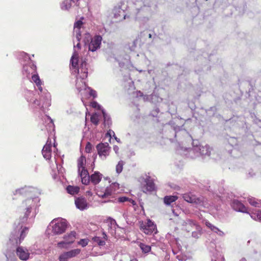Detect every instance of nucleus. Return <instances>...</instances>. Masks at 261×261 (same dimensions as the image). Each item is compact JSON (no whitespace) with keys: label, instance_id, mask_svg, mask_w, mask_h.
Segmentation results:
<instances>
[{"label":"nucleus","instance_id":"f257e3e1","mask_svg":"<svg viewBox=\"0 0 261 261\" xmlns=\"http://www.w3.org/2000/svg\"><path fill=\"white\" fill-rule=\"evenodd\" d=\"M156 7L152 0H136L133 4L132 16L141 27L148 22Z\"/></svg>","mask_w":261,"mask_h":261},{"label":"nucleus","instance_id":"f03ea898","mask_svg":"<svg viewBox=\"0 0 261 261\" xmlns=\"http://www.w3.org/2000/svg\"><path fill=\"white\" fill-rule=\"evenodd\" d=\"M184 125L178 126L177 120H172L163 126V138L168 139L171 142L183 144L184 140L191 141L192 137L183 127Z\"/></svg>","mask_w":261,"mask_h":261},{"label":"nucleus","instance_id":"7ed1b4c3","mask_svg":"<svg viewBox=\"0 0 261 261\" xmlns=\"http://www.w3.org/2000/svg\"><path fill=\"white\" fill-rule=\"evenodd\" d=\"M29 228L27 227H22V225L19 223L18 226L11 232L10 237V242L12 245L17 246L16 249L17 256L20 260L26 261L30 258V253L25 247L18 246L24 240L28 233Z\"/></svg>","mask_w":261,"mask_h":261},{"label":"nucleus","instance_id":"20e7f679","mask_svg":"<svg viewBox=\"0 0 261 261\" xmlns=\"http://www.w3.org/2000/svg\"><path fill=\"white\" fill-rule=\"evenodd\" d=\"M189 141H192V148L181 147L177 150L179 153H181V151L187 152L184 154L187 157L192 159L200 156L205 157L210 155L212 148L208 145H201L198 140H193L192 138V140Z\"/></svg>","mask_w":261,"mask_h":261},{"label":"nucleus","instance_id":"39448f33","mask_svg":"<svg viewBox=\"0 0 261 261\" xmlns=\"http://www.w3.org/2000/svg\"><path fill=\"white\" fill-rule=\"evenodd\" d=\"M37 91H32L28 89H24L23 95L29 103L30 107L34 111L38 110H41L42 112H45L46 109H47L50 106H46L45 103V98L41 97L39 95L40 100L37 99L35 96V93Z\"/></svg>","mask_w":261,"mask_h":261},{"label":"nucleus","instance_id":"423d86ee","mask_svg":"<svg viewBox=\"0 0 261 261\" xmlns=\"http://www.w3.org/2000/svg\"><path fill=\"white\" fill-rule=\"evenodd\" d=\"M39 201L40 199L39 197H35L33 198H28L22 202L20 205V209L24 211V215L20 219L21 223H24L27 221L28 218L30 216L32 210L39 206Z\"/></svg>","mask_w":261,"mask_h":261},{"label":"nucleus","instance_id":"0eeeda50","mask_svg":"<svg viewBox=\"0 0 261 261\" xmlns=\"http://www.w3.org/2000/svg\"><path fill=\"white\" fill-rule=\"evenodd\" d=\"M19 58L20 60H23L26 63H22V73L27 77H29L30 74H33L36 73V66L34 63L31 60L29 55L24 52H21L19 55Z\"/></svg>","mask_w":261,"mask_h":261},{"label":"nucleus","instance_id":"6e6552de","mask_svg":"<svg viewBox=\"0 0 261 261\" xmlns=\"http://www.w3.org/2000/svg\"><path fill=\"white\" fill-rule=\"evenodd\" d=\"M32 82L35 84L36 91H38V95L41 97L45 98V105L51 106V95L47 90L42 87V83L38 74L36 73L32 75Z\"/></svg>","mask_w":261,"mask_h":261},{"label":"nucleus","instance_id":"1a4fd4ad","mask_svg":"<svg viewBox=\"0 0 261 261\" xmlns=\"http://www.w3.org/2000/svg\"><path fill=\"white\" fill-rule=\"evenodd\" d=\"M78 53L74 51L71 58L70 59V64L72 68L75 69V72L77 71L78 74H81L80 77L82 80H84L87 77L88 75V68L87 67V64L85 60L82 59L80 67L77 68L78 65Z\"/></svg>","mask_w":261,"mask_h":261},{"label":"nucleus","instance_id":"9d476101","mask_svg":"<svg viewBox=\"0 0 261 261\" xmlns=\"http://www.w3.org/2000/svg\"><path fill=\"white\" fill-rule=\"evenodd\" d=\"M68 224V222L66 219L57 218L51 221L49 226L51 227V232L54 234L59 235L65 232Z\"/></svg>","mask_w":261,"mask_h":261},{"label":"nucleus","instance_id":"9b49d317","mask_svg":"<svg viewBox=\"0 0 261 261\" xmlns=\"http://www.w3.org/2000/svg\"><path fill=\"white\" fill-rule=\"evenodd\" d=\"M85 163L86 158L84 156H81L77 160L78 172L82 182L87 185L90 182V177L88 170L85 167Z\"/></svg>","mask_w":261,"mask_h":261},{"label":"nucleus","instance_id":"f8f14e48","mask_svg":"<svg viewBox=\"0 0 261 261\" xmlns=\"http://www.w3.org/2000/svg\"><path fill=\"white\" fill-rule=\"evenodd\" d=\"M141 229L146 234L151 235L157 233L156 225L150 220H148L145 224L141 225Z\"/></svg>","mask_w":261,"mask_h":261},{"label":"nucleus","instance_id":"ddd939ff","mask_svg":"<svg viewBox=\"0 0 261 261\" xmlns=\"http://www.w3.org/2000/svg\"><path fill=\"white\" fill-rule=\"evenodd\" d=\"M110 148L108 143H100L96 146L98 154L102 160H105L109 155Z\"/></svg>","mask_w":261,"mask_h":261},{"label":"nucleus","instance_id":"4468645a","mask_svg":"<svg viewBox=\"0 0 261 261\" xmlns=\"http://www.w3.org/2000/svg\"><path fill=\"white\" fill-rule=\"evenodd\" d=\"M119 190V185L117 182L112 183L109 187H108L105 191L103 194L100 195L98 194V196L102 198L108 197L113 194L119 193L118 190Z\"/></svg>","mask_w":261,"mask_h":261},{"label":"nucleus","instance_id":"2eb2a0df","mask_svg":"<svg viewBox=\"0 0 261 261\" xmlns=\"http://www.w3.org/2000/svg\"><path fill=\"white\" fill-rule=\"evenodd\" d=\"M102 37L99 35H96L91 39L89 44V50L92 52L96 51L100 47Z\"/></svg>","mask_w":261,"mask_h":261},{"label":"nucleus","instance_id":"dca6fc26","mask_svg":"<svg viewBox=\"0 0 261 261\" xmlns=\"http://www.w3.org/2000/svg\"><path fill=\"white\" fill-rule=\"evenodd\" d=\"M80 249H74L69 251L61 253L59 257V261H68L70 258L74 257L80 254Z\"/></svg>","mask_w":261,"mask_h":261},{"label":"nucleus","instance_id":"f3484780","mask_svg":"<svg viewBox=\"0 0 261 261\" xmlns=\"http://www.w3.org/2000/svg\"><path fill=\"white\" fill-rule=\"evenodd\" d=\"M145 184L142 187L144 193L151 192L155 190V186L153 179L149 176H147L144 179Z\"/></svg>","mask_w":261,"mask_h":261},{"label":"nucleus","instance_id":"a211bd4d","mask_svg":"<svg viewBox=\"0 0 261 261\" xmlns=\"http://www.w3.org/2000/svg\"><path fill=\"white\" fill-rule=\"evenodd\" d=\"M36 191V189L32 186H25L23 187L17 189L13 192L14 195L28 196Z\"/></svg>","mask_w":261,"mask_h":261},{"label":"nucleus","instance_id":"6ab92c4d","mask_svg":"<svg viewBox=\"0 0 261 261\" xmlns=\"http://www.w3.org/2000/svg\"><path fill=\"white\" fill-rule=\"evenodd\" d=\"M231 207L236 211L244 213H248L247 208L239 200L233 199L231 202Z\"/></svg>","mask_w":261,"mask_h":261},{"label":"nucleus","instance_id":"aec40b11","mask_svg":"<svg viewBox=\"0 0 261 261\" xmlns=\"http://www.w3.org/2000/svg\"><path fill=\"white\" fill-rule=\"evenodd\" d=\"M76 207L81 211L87 210L89 207L87 200L83 197H79L75 199Z\"/></svg>","mask_w":261,"mask_h":261},{"label":"nucleus","instance_id":"412c9836","mask_svg":"<svg viewBox=\"0 0 261 261\" xmlns=\"http://www.w3.org/2000/svg\"><path fill=\"white\" fill-rule=\"evenodd\" d=\"M51 142L50 139H48L46 144L44 146L42 150V154L44 159L46 160H49L51 156Z\"/></svg>","mask_w":261,"mask_h":261},{"label":"nucleus","instance_id":"4be33fe9","mask_svg":"<svg viewBox=\"0 0 261 261\" xmlns=\"http://www.w3.org/2000/svg\"><path fill=\"white\" fill-rule=\"evenodd\" d=\"M114 17L118 20H122L126 18V15L123 9L120 7H116L113 10Z\"/></svg>","mask_w":261,"mask_h":261},{"label":"nucleus","instance_id":"5701e85b","mask_svg":"<svg viewBox=\"0 0 261 261\" xmlns=\"http://www.w3.org/2000/svg\"><path fill=\"white\" fill-rule=\"evenodd\" d=\"M192 203L195 204V206L199 209L202 207H205L207 205L205 199L202 196L196 197V196H194Z\"/></svg>","mask_w":261,"mask_h":261},{"label":"nucleus","instance_id":"b1692460","mask_svg":"<svg viewBox=\"0 0 261 261\" xmlns=\"http://www.w3.org/2000/svg\"><path fill=\"white\" fill-rule=\"evenodd\" d=\"M102 114L103 118V124L105 128H110L112 125V121L110 116L108 114L104 109L102 110Z\"/></svg>","mask_w":261,"mask_h":261},{"label":"nucleus","instance_id":"393cba45","mask_svg":"<svg viewBox=\"0 0 261 261\" xmlns=\"http://www.w3.org/2000/svg\"><path fill=\"white\" fill-rule=\"evenodd\" d=\"M89 177L90 181H91L93 185H96L101 181L102 178V174H100L99 172L96 171L91 176L89 175Z\"/></svg>","mask_w":261,"mask_h":261},{"label":"nucleus","instance_id":"a878e982","mask_svg":"<svg viewBox=\"0 0 261 261\" xmlns=\"http://www.w3.org/2000/svg\"><path fill=\"white\" fill-rule=\"evenodd\" d=\"M76 232L74 231H71L69 233L67 234L64 235L63 237L64 240L63 241L67 242V243H69L71 244L73 243L76 238Z\"/></svg>","mask_w":261,"mask_h":261},{"label":"nucleus","instance_id":"bb28decb","mask_svg":"<svg viewBox=\"0 0 261 261\" xmlns=\"http://www.w3.org/2000/svg\"><path fill=\"white\" fill-rule=\"evenodd\" d=\"M71 0H64L60 4V8L63 11H68L71 7Z\"/></svg>","mask_w":261,"mask_h":261},{"label":"nucleus","instance_id":"cd10ccee","mask_svg":"<svg viewBox=\"0 0 261 261\" xmlns=\"http://www.w3.org/2000/svg\"><path fill=\"white\" fill-rule=\"evenodd\" d=\"M66 191L68 193L74 195L79 193L80 192V188L78 186L69 185L67 187Z\"/></svg>","mask_w":261,"mask_h":261},{"label":"nucleus","instance_id":"c85d7f7f","mask_svg":"<svg viewBox=\"0 0 261 261\" xmlns=\"http://www.w3.org/2000/svg\"><path fill=\"white\" fill-rule=\"evenodd\" d=\"M248 201L250 205L254 207H261V200H259L253 197H249L248 198Z\"/></svg>","mask_w":261,"mask_h":261},{"label":"nucleus","instance_id":"c756f323","mask_svg":"<svg viewBox=\"0 0 261 261\" xmlns=\"http://www.w3.org/2000/svg\"><path fill=\"white\" fill-rule=\"evenodd\" d=\"M177 199L176 196H166L164 198V202L166 205H169L172 202L175 201Z\"/></svg>","mask_w":261,"mask_h":261},{"label":"nucleus","instance_id":"7c9ffc66","mask_svg":"<svg viewBox=\"0 0 261 261\" xmlns=\"http://www.w3.org/2000/svg\"><path fill=\"white\" fill-rule=\"evenodd\" d=\"M139 246L142 252L144 253H148L151 251V247L149 245H146L144 243L140 242L139 243Z\"/></svg>","mask_w":261,"mask_h":261},{"label":"nucleus","instance_id":"2f4dec72","mask_svg":"<svg viewBox=\"0 0 261 261\" xmlns=\"http://www.w3.org/2000/svg\"><path fill=\"white\" fill-rule=\"evenodd\" d=\"M185 223L186 225H189L191 226H195L197 230H199L200 227V226L197 224L196 222L192 219H187L185 221Z\"/></svg>","mask_w":261,"mask_h":261},{"label":"nucleus","instance_id":"473e14b6","mask_svg":"<svg viewBox=\"0 0 261 261\" xmlns=\"http://www.w3.org/2000/svg\"><path fill=\"white\" fill-rule=\"evenodd\" d=\"M93 243L97 244L99 246H104L106 244L105 241L102 240L101 238L99 237H95L92 239Z\"/></svg>","mask_w":261,"mask_h":261},{"label":"nucleus","instance_id":"72a5a7b5","mask_svg":"<svg viewBox=\"0 0 261 261\" xmlns=\"http://www.w3.org/2000/svg\"><path fill=\"white\" fill-rule=\"evenodd\" d=\"M194 196L190 194H185L183 195L182 197L187 202L192 203Z\"/></svg>","mask_w":261,"mask_h":261},{"label":"nucleus","instance_id":"f704fd0d","mask_svg":"<svg viewBox=\"0 0 261 261\" xmlns=\"http://www.w3.org/2000/svg\"><path fill=\"white\" fill-rule=\"evenodd\" d=\"M124 165V162L123 161H120L116 167V171L117 173L120 174L122 170H123V167Z\"/></svg>","mask_w":261,"mask_h":261},{"label":"nucleus","instance_id":"c9c22d12","mask_svg":"<svg viewBox=\"0 0 261 261\" xmlns=\"http://www.w3.org/2000/svg\"><path fill=\"white\" fill-rule=\"evenodd\" d=\"M74 35L75 36L77 41L80 42L81 39V28H74L73 31Z\"/></svg>","mask_w":261,"mask_h":261},{"label":"nucleus","instance_id":"e433bc0d","mask_svg":"<svg viewBox=\"0 0 261 261\" xmlns=\"http://www.w3.org/2000/svg\"><path fill=\"white\" fill-rule=\"evenodd\" d=\"M91 121L95 125H97L99 123L98 115L97 113L93 114L90 118Z\"/></svg>","mask_w":261,"mask_h":261},{"label":"nucleus","instance_id":"4c0bfd02","mask_svg":"<svg viewBox=\"0 0 261 261\" xmlns=\"http://www.w3.org/2000/svg\"><path fill=\"white\" fill-rule=\"evenodd\" d=\"M69 245H70L69 243L62 241L58 243L57 246L60 248L68 249Z\"/></svg>","mask_w":261,"mask_h":261},{"label":"nucleus","instance_id":"58836bf2","mask_svg":"<svg viewBox=\"0 0 261 261\" xmlns=\"http://www.w3.org/2000/svg\"><path fill=\"white\" fill-rule=\"evenodd\" d=\"M250 216L251 218L254 219H255L256 217L259 221H261V210L255 211V213L252 214Z\"/></svg>","mask_w":261,"mask_h":261},{"label":"nucleus","instance_id":"ea45409f","mask_svg":"<svg viewBox=\"0 0 261 261\" xmlns=\"http://www.w3.org/2000/svg\"><path fill=\"white\" fill-rule=\"evenodd\" d=\"M7 261H18L17 258L13 254L7 253L6 254Z\"/></svg>","mask_w":261,"mask_h":261},{"label":"nucleus","instance_id":"a19ab883","mask_svg":"<svg viewBox=\"0 0 261 261\" xmlns=\"http://www.w3.org/2000/svg\"><path fill=\"white\" fill-rule=\"evenodd\" d=\"M91 106L92 107H93L94 108H96L98 110H101L102 111V110L103 109L102 107L99 103H98L96 101L92 102L91 103Z\"/></svg>","mask_w":261,"mask_h":261},{"label":"nucleus","instance_id":"79ce46f5","mask_svg":"<svg viewBox=\"0 0 261 261\" xmlns=\"http://www.w3.org/2000/svg\"><path fill=\"white\" fill-rule=\"evenodd\" d=\"M132 201V202H133L134 201L132 199H129V198L127 197H125V196H123V197H120L118 198V201L120 203H122V202H124L125 201Z\"/></svg>","mask_w":261,"mask_h":261},{"label":"nucleus","instance_id":"37998d69","mask_svg":"<svg viewBox=\"0 0 261 261\" xmlns=\"http://www.w3.org/2000/svg\"><path fill=\"white\" fill-rule=\"evenodd\" d=\"M88 241L87 239H81L78 242V244L84 247L88 245Z\"/></svg>","mask_w":261,"mask_h":261},{"label":"nucleus","instance_id":"c03bdc74","mask_svg":"<svg viewBox=\"0 0 261 261\" xmlns=\"http://www.w3.org/2000/svg\"><path fill=\"white\" fill-rule=\"evenodd\" d=\"M45 119H46L47 121H48L49 122L48 123V126L49 128L54 127V124L53 123V120L51 119V118L48 116H45Z\"/></svg>","mask_w":261,"mask_h":261},{"label":"nucleus","instance_id":"a18cd8bd","mask_svg":"<svg viewBox=\"0 0 261 261\" xmlns=\"http://www.w3.org/2000/svg\"><path fill=\"white\" fill-rule=\"evenodd\" d=\"M159 112H160L159 109L158 108H155L154 110H153L151 112L150 115H151L152 116H153L154 117H158V115Z\"/></svg>","mask_w":261,"mask_h":261},{"label":"nucleus","instance_id":"49530a36","mask_svg":"<svg viewBox=\"0 0 261 261\" xmlns=\"http://www.w3.org/2000/svg\"><path fill=\"white\" fill-rule=\"evenodd\" d=\"M112 136H115V133L113 130L110 129L106 134V137H109V140L110 141Z\"/></svg>","mask_w":261,"mask_h":261},{"label":"nucleus","instance_id":"de8ad7c7","mask_svg":"<svg viewBox=\"0 0 261 261\" xmlns=\"http://www.w3.org/2000/svg\"><path fill=\"white\" fill-rule=\"evenodd\" d=\"M213 231L219 236L223 237L224 236V233L217 227H216V229H214Z\"/></svg>","mask_w":261,"mask_h":261},{"label":"nucleus","instance_id":"09e8293b","mask_svg":"<svg viewBox=\"0 0 261 261\" xmlns=\"http://www.w3.org/2000/svg\"><path fill=\"white\" fill-rule=\"evenodd\" d=\"M92 148V145L90 142H88L85 147L86 152L89 153L91 152Z\"/></svg>","mask_w":261,"mask_h":261},{"label":"nucleus","instance_id":"8fccbe9b","mask_svg":"<svg viewBox=\"0 0 261 261\" xmlns=\"http://www.w3.org/2000/svg\"><path fill=\"white\" fill-rule=\"evenodd\" d=\"M83 25V22L81 20H79L74 23V28H81Z\"/></svg>","mask_w":261,"mask_h":261},{"label":"nucleus","instance_id":"3c124183","mask_svg":"<svg viewBox=\"0 0 261 261\" xmlns=\"http://www.w3.org/2000/svg\"><path fill=\"white\" fill-rule=\"evenodd\" d=\"M206 226L210 228L212 231L214 230V229H216V227L212 224H211L210 222H205Z\"/></svg>","mask_w":261,"mask_h":261},{"label":"nucleus","instance_id":"603ef678","mask_svg":"<svg viewBox=\"0 0 261 261\" xmlns=\"http://www.w3.org/2000/svg\"><path fill=\"white\" fill-rule=\"evenodd\" d=\"M89 88V89H90L89 95L90 96L93 97L94 98L96 97L97 96L96 91L90 89V88Z\"/></svg>","mask_w":261,"mask_h":261},{"label":"nucleus","instance_id":"864d4df0","mask_svg":"<svg viewBox=\"0 0 261 261\" xmlns=\"http://www.w3.org/2000/svg\"><path fill=\"white\" fill-rule=\"evenodd\" d=\"M137 96L138 97H143V99L144 100H146L148 99V96L147 95H144L143 93H142L141 91H138L137 92Z\"/></svg>","mask_w":261,"mask_h":261},{"label":"nucleus","instance_id":"5fc2aeb1","mask_svg":"<svg viewBox=\"0 0 261 261\" xmlns=\"http://www.w3.org/2000/svg\"><path fill=\"white\" fill-rule=\"evenodd\" d=\"M200 235V233L197 231H193L192 233V236L195 238H198Z\"/></svg>","mask_w":261,"mask_h":261},{"label":"nucleus","instance_id":"6e6d98bb","mask_svg":"<svg viewBox=\"0 0 261 261\" xmlns=\"http://www.w3.org/2000/svg\"><path fill=\"white\" fill-rule=\"evenodd\" d=\"M110 223L112 226L116 225L117 226H118V225L117 224V223L114 219H113L111 218H110Z\"/></svg>","mask_w":261,"mask_h":261},{"label":"nucleus","instance_id":"4d7b16f0","mask_svg":"<svg viewBox=\"0 0 261 261\" xmlns=\"http://www.w3.org/2000/svg\"><path fill=\"white\" fill-rule=\"evenodd\" d=\"M137 42V40H135L133 41V45L130 47L131 50H134V48L136 47Z\"/></svg>","mask_w":261,"mask_h":261},{"label":"nucleus","instance_id":"13d9d810","mask_svg":"<svg viewBox=\"0 0 261 261\" xmlns=\"http://www.w3.org/2000/svg\"><path fill=\"white\" fill-rule=\"evenodd\" d=\"M113 150L115 151V152L117 154L118 153L119 151V147L117 145H114L113 146Z\"/></svg>","mask_w":261,"mask_h":261},{"label":"nucleus","instance_id":"bf43d9fd","mask_svg":"<svg viewBox=\"0 0 261 261\" xmlns=\"http://www.w3.org/2000/svg\"><path fill=\"white\" fill-rule=\"evenodd\" d=\"M57 167L59 171V172L62 173L63 171H62V167H60V166L57 163Z\"/></svg>","mask_w":261,"mask_h":261},{"label":"nucleus","instance_id":"052dcab7","mask_svg":"<svg viewBox=\"0 0 261 261\" xmlns=\"http://www.w3.org/2000/svg\"><path fill=\"white\" fill-rule=\"evenodd\" d=\"M76 47H77L78 49H80L81 48V45L79 42L76 45H74V50H75V48ZM74 51L76 52L75 50H74Z\"/></svg>","mask_w":261,"mask_h":261},{"label":"nucleus","instance_id":"680f3d73","mask_svg":"<svg viewBox=\"0 0 261 261\" xmlns=\"http://www.w3.org/2000/svg\"><path fill=\"white\" fill-rule=\"evenodd\" d=\"M73 3H74L76 6H79V1L80 0H71Z\"/></svg>","mask_w":261,"mask_h":261},{"label":"nucleus","instance_id":"e2e57ef3","mask_svg":"<svg viewBox=\"0 0 261 261\" xmlns=\"http://www.w3.org/2000/svg\"><path fill=\"white\" fill-rule=\"evenodd\" d=\"M115 60H116V61H117V62L119 63V66H120V67H121V66L124 64V63H123V62L122 63V62H120V61H119V60H118V59H116V58L115 59Z\"/></svg>","mask_w":261,"mask_h":261},{"label":"nucleus","instance_id":"0e129e2a","mask_svg":"<svg viewBox=\"0 0 261 261\" xmlns=\"http://www.w3.org/2000/svg\"><path fill=\"white\" fill-rule=\"evenodd\" d=\"M86 194L87 195L91 196L92 195V192L91 191H87L86 192Z\"/></svg>","mask_w":261,"mask_h":261},{"label":"nucleus","instance_id":"69168bd1","mask_svg":"<svg viewBox=\"0 0 261 261\" xmlns=\"http://www.w3.org/2000/svg\"><path fill=\"white\" fill-rule=\"evenodd\" d=\"M113 137L117 141V142H120V139H118L115 135V136H113Z\"/></svg>","mask_w":261,"mask_h":261},{"label":"nucleus","instance_id":"338daca9","mask_svg":"<svg viewBox=\"0 0 261 261\" xmlns=\"http://www.w3.org/2000/svg\"><path fill=\"white\" fill-rule=\"evenodd\" d=\"M240 261H247L246 259L244 258H242Z\"/></svg>","mask_w":261,"mask_h":261},{"label":"nucleus","instance_id":"774afa93","mask_svg":"<svg viewBox=\"0 0 261 261\" xmlns=\"http://www.w3.org/2000/svg\"><path fill=\"white\" fill-rule=\"evenodd\" d=\"M130 261H138L137 259L135 258L133 259H131Z\"/></svg>","mask_w":261,"mask_h":261}]
</instances>
